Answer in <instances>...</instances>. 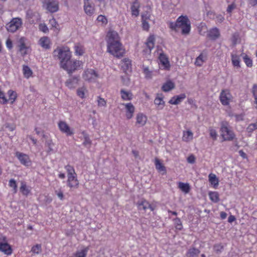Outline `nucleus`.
<instances>
[{
  "mask_svg": "<svg viewBox=\"0 0 257 257\" xmlns=\"http://www.w3.org/2000/svg\"><path fill=\"white\" fill-rule=\"evenodd\" d=\"M207 60V54L206 52H202L196 59L195 65L197 66L200 67Z\"/></svg>",
  "mask_w": 257,
  "mask_h": 257,
  "instance_id": "obj_21",
  "label": "nucleus"
},
{
  "mask_svg": "<svg viewBox=\"0 0 257 257\" xmlns=\"http://www.w3.org/2000/svg\"><path fill=\"white\" fill-rule=\"evenodd\" d=\"M20 190L23 195L28 196L31 191V188L26 185L24 182H21Z\"/></svg>",
  "mask_w": 257,
  "mask_h": 257,
  "instance_id": "obj_30",
  "label": "nucleus"
},
{
  "mask_svg": "<svg viewBox=\"0 0 257 257\" xmlns=\"http://www.w3.org/2000/svg\"><path fill=\"white\" fill-rule=\"evenodd\" d=\"M16 156L22 164L28 166L31 164V160L28 155L21 152H17L16 153Z\"/></svg>",
  "mask_w": 257,
  "mask_h": 257,
  "instance_id": "obj_11",
  "label": "nucleus"
},
{
  "mask_svg": "<svg viewBox=\"0 0 257 257\" xmlns=\"http://www.w3.org/2000/svg\"><path fill=\"white\" fill-rule=\"evenodd\" d=\"M125 109V116L127 119H130L134 116L135 107L132 103H123Z\"/></svg>",
  "mask_w": 257,
  "mask_h": 257,
  "instance_id": "obj_14",
  "label": "nucleus"
},
{
  "mask_svg": "<svg viewBox=\"0 0 257 257\" xmlns=\"http://www.w3.org/2000/svg\"><path fill=\"white\" fill-rule=\"evenodd\" d=\"M210 137L213 141H216L217 138V133L213 127H209L208 128Z\"/></svg>",
  "mask_w": 257,
  "mask_h": 257,
  "instance_id": "obj_43",
  "label": "nucleus"
},
{
  "mask_svg": "<svg viewBox=\"0 0 257 257\" xmlns=\"http://www.w3.org/2000/svg\"><path fill=\"white\" fill-rule=\"evenodd\" d=\"M200 251L194 247L190 248L186 252L187 257H198Z\"/></svg>",
  "mask_w": 257,
  "mask_h": 257,
  "instance_id": "obj_29",
  "label": "nucleus"
},
{
  "mask_svg": "<svg viewBox=\"0 0 257 257\" xmlns=\"http://www.w3.org/2000/svg\"><path fill=\"white\" fill-rule=\"evenodd\" d=\"M84 10L85 13L88 15L93 14L94 5L90 0H84Z\"/></svg>",
  "mask_w": 257,
  "mask_h": 257,
  "instance_id": "obj_18",
  "label": "nucleus"
},
{
  "mask_svg": "<svg viewBox=\"0 0 257 257\" xmlns=\"http://www.w3.org/2000/svg\"><path fill=\"white\" fill-rule=\"evenodd\" d=\"M210 199L213 202L217 203L219 201V194L217 192H210L209 193Z\"/></svg>",
  "mask_w": 257,
  "mask_h": 257,
  "instance_id": "obj_42",
  "label": "nucleus"
},
{
  "mask_svg": "<svg viewBox=\"0 0 257 257\" xmlns=\"http://www.w3.org/2000/svg\"><path fill=\"white\" fill-rule=\"evenodd\" d=\"M231 62L233 64V65L236 67V68H239L240 67V58L239 56L237 55L236 53H232L231 54Z\"/></svg>",
  "mask_w": 257,
  "mask_h": 257,
  "instance_id": "obj_33",
  "label": "nucleus"
},
{
  "mask_svg": "<svg viewBox=\"0 0 257 257\" xmlns=\"http://www.w3.org/2000/svg\"><path fill=\"white\" fill-rule=\"evenodd\" d=\"M26 39L24 37H21L18 41V47L19 51L22 55H25L28 53L29 47L26 44Z\"/></svg>",
  "mask_w": 257,
  "mask_h": 257,
  "instance_id": "obj_13",
  "label": "nucleus"
},
{
  "mask_svg": "<svg viewBox=\"0 0 257 257\" xmlns=\"http://www.w3.org/2000/svg\"><path fill=\"white\" fill-rule=\"evenodd\" d=\"M54 146L53 143L51 141H48L47 142V146L48 147L47 152L50 153L53 151V147Z\"/></svg>",
  "mask_w": 257,
  "mask_h": 257,
  "instance_id": "obj_60",
  "label": "nucleus"
},
{
  "mask_svg": "<svg viewBox=\"0 0 257 257\" xmlns=\"http://www.w3.org/2000/svg\"><path fill=\"white\" fill-rule=\"evenodd\" d=\"M23 72L25 77L27 78L32 76L33 72L29 67L24 65L23 67Z\"/></svg>",
  "mask_w": 257,
  "mask_h": 257,
  "instance_id": "obj_41",
  "label": "nucleus"
},
{
  "mask_svg": "<svg viewBox=\"0 0 257 257\" xmlns=\"http://www.w3.org/2000/svg\"><path fill=\"white\" fill-rule=\"evenodd\" d=\"M0 250L8 255H11L13 252L12 248L8 243L6 237H0Z\"/></svg>",
  "mask_w": 257,
  "mask_h": 257,
  "instance_id": "obj_8",
  "label": "nucleus"
},
{
  "mask_svg": "<svg viewBox=\"0 0 257 257\" xmlns=\"http://www.w3.org/2000/svg\"><path fill=\"white\" fill-rule=\"evenodd\" d=\"M8 94L9 96V99H8V101H10L11 104H13L17 99V93L12 90H9L8 91Z\"/></svg>",
  "mask_w": 257,
  "mask_h": 257,
  "instance_id": "obj_39",
  "label": "nucleus"
},
{
  "mask_svg": "<svg viewBox=\"0 0 257 257\" xmlns=\"http://www.w3.org/2000/svg\"><path fill=\"white\" fill-rule=\"evenodd\" d=\"M46 6L47 10L51 13L56 12L59 9V3L57 1L49 0Z\"/></svg>",
  "mask_w": 257,
  "mask_h": 257,
  "instance_id": "obj_19",
  "label": "nucleus"
},
{
  "mask_svg": "<svg viewBox=\"0 0 257 257\" xmlns=\"http://www.w3.org/2000/svg\"><path fill=\"white\" fill-rule=\"evenodd\" d=\"M236 8V5L234 2H233L231 4L229 5L227 8L226 11L231 16L232 12L235 10Z\"/></svg>",
  "mask_w": 257,
  "mask_h": 257,
  "instance_id": "obj_53",
  "label": "nucleus"
},
{
  "mask_svg": "<svg viewBox=\"0 0 257 257\" xmlns=\"http://www.w3.org/2000/svg\"><path fill=\"white\" fill-rule=\"evenodd\" d=\"M53 56L55 58L59 60V64L66 62L67 59L71 58L72 52L67 46L57 47L53 51Z\"/></svg>",
  "mask_w": 257,
  "mask_h": 257,
  "instance_id": "obj_4",
  "label": "nucleus"
},
{
  "mask_svg": "<svg viewBox=\"0 0 257 257\" xmlns=\"http://www.w3.org/2000/svg\"><path fill=\"white\" fill-rule=\"evenodd\" d=\"M177 101V104L181 103L185 98L186 95L184 93L175 96Z\"/></svg>",
  "mask_w": 257,
  "mask_h": 257,
  "instance_id": "obj_58",
  "label": "nucleus"
},
{
  "mask_svg": "<svg viewBox=\"0 0 257 257\" xmlns=\"http://www.w3.org/2000/svg\"><path fill=\"white\" fill-rule=\"evenodd\" d=\"M151 15L149 13H146L142 15V21H149L150 19Z\"/></svg>",
  "mask_w": 257,
  "mask_h": 257,
  "instance_id": "obj_61",
  "label": "nucleus"
},
{
  "mask_svg": "<svg viewBox=\"0 0 257 257\" xmlns=\"http://www.w3.org/2000/svg\"><path fill=\"white\" fill-rule=\"evenodd\" d=\"M174 87L175 84L172 81L169 80L163 85L162 89L164 91L168 92L173 89Z\"/></svg>",
  "mask_w": 257,
  "mask_h": 257,
  "instance_id": "obj_34",
  "label": "nucleus"
},
{
  "mask_svg": "<svg viewBox=\"0 0 257 257\" xmlns=\"http://www.w3.org/2000/svg\"><path fill=\"white\" fill-rule=\"evenodd\" d=\"M243 58L244 62L247 66L251 67L252 66V62L251 59H250L247 55H245Z\"/></svg>",
  "mask_w": 257,
  "mask_h": 257,
  "instance_id": "obj_55",
  "label": "nucleus"
},
{
  "mask_svg": "<svg viewBox=\"0 0 257 257\" xmlns=\"http://www.w3.org/2000/svg\"><path fill=\"white\" fill-rule=\"evenodd\" d=\"M209 181L212 185L214 188H216L219 183L218 179L216 176L214 174H210L208 176Z\"/></svg>",
  "mask_w": 257,
  "mask_h": 257,
  "instance_id": "obj_36",
  "label": "nucleus"
},
{
  "mask_svg": "<svg viewBox=\"0 0 257 257\" xmlns=\"http://www.w3.org/2000/svg\"><path fill=\"white\" fill-rule=\"evenodd\" d=\"M223 245L221 244H215L213 246V249L216 253H220L223 249Z\"/></svg>",
  "mask_w": 257,
  "mask_h": 257,
  "instance_id": "obj_59",
  "label": "nucleus"
},
{
  "mask_svg": "<svg viewBox=\"0 0 257 257\" xmlns=\"http://www.w3.org/2000/svg\"><path fill=\"white\" fill-rule=\"evenodd\" d=\"M120 94L121 99L124 101H130L133 98V94L130 91L122 89L120 91Z\"/></svg>",
  "mask_w": 257,
  "mask_h": 257,
  "instance_id": "obj_25",
  "label": "nucleus"
},
{
  "mask_svg": "<svg viewBox=\"0 0 257 257\" xmlns=\"http://www.w3.org/2000/svg\"><path fill=\"white\" fill-rule=\"evenodd\" d=\"M8 102V100L6 97L5 93L0 89V103L6 104Z\"/></svg>",
  "mask_w": 257,
  "mask_h": 257,
  "instance_id": "obj_52",
  "label": "nucleus"
},
{
  "mask_svg": "<svg viewBox=\"0 0 257 257\" xmlns=\"http://www.w3.org/2000/svg\"><path fill=\"white\" fill-rule=\"evenodd\" d=\"M22 25L23 22L21 18H15L6 24V28L9 32L15 33L22 28Z\"/></svg>",
  "mask_w": 257,
  "mask_h": 257,
  "instance_id": "obj_6",
  "label": "nucleus"
},
{
  "mask_svg": "<svg viewBox=\"0 0 257 257\" xmlns=\"http://www.w3.org/2000/svg\"><path fill=\"white\" fill-rule=\"evenodd\" d=\"M139 8L140 4L139 2L136 0L133 3L131 6V11L132 16L137 17L139 15Z\"/></svg>",
  "mask_w": 257,
  "mask_h": 257,
  "instance_id": "obj_28",
  "label": "nucleus"
},
{
  "mask_svg": "<svg viewBox=\"0 0 257 257\" xmlns=\"http://www.w3.org/2000/svg\"><path fill=\"white\" fill-rule=\"evenodd\" d=\"M122 67L125 71L129 70L131 68V61L128 59L124 58L123 60Z\"/></svg>",
  "mask_w": 257,
  "mask_h": 257,
  "instance_id": "obj_44",
  "label": "nucleus"
},
{
  "mask_svg": "<svg viewBox=\"0 0 257 257\" xmlns=\"http://www.w3.org/2000/svg\"><path fill=\"white\" fill-rule=\"evenodd\" d=\"M155 165L156 169L159 172H162L163 174H166V169L163 164L161 162V160L158 158H155Z\"/></svg>",
  "mask_w": 257,
  "mask_h": 257,
  "instance_id": "obj_27",
  "label": "nucleus"
},
{
  "mask_svg": "<svg viewBox=\"0 0 257 257\" xmlns=\"http://www.w3.org/2000/svg\"><path fill=\"white\" fill-rule=\"evenodd\" d=\"M178 188L184 193H188L190 190V186L188 183L179 182Z\"/></svg>",
  "mask_w": 257,
  "mask_h": 257,
  "instance_id": "obj_35",
  "label": "nucleus"
},
{
  "mask_svg": "<svg viewBox=\"0 0 257 257\" xmlns=\"http://www.w3.org/2000/svg\"><path fill=\"white\" fill-rule=\"evenodd\" d=\"M42 251V246L40 244H37L32 247L31 251L34 253L39 254Z\"/></svg>",
  "mask_w": 257,
  "mask_h": 257,
  "instance_id": "obj_47",
  "label": "nucleus"
},
{
  "mask_svg": "<svg viewBox=\"0 0 257 257\" xmlns=\"http://www.w3.org/2000/svg\"><path fill=\"white\" fill-rule=\"evenodd\" d=\"M60 68L66 71L68 73H72L76 70L82 68L83 62L79 60L69 58L66 62L59 64Z\"/></svg>",
  "mask_w": 257,
  "mask_h": 257,
  "instance_id": "obj_3",
  "label": "nucleus"
},
{
  "mask_svg": "<svg viewBox=\"0 0 257 257\" xmlns=\"http://www.w3.org/2000/svg\"><path fill=\"white\" fill-rule=\"evenodd\" d=\"M65 169L67 173V177L76 175L75 170L72 166L67 165L65 166Z\"/></svg>",
  "mask_w": 257,
  "mask_h": 257,
  "instance_id": "obj_45",
  "label": "nucleus"
},
{
  "mask_svg": "<svg viewBox=\"0 0 257 257\" xmlns=\"http://www.w3.org/2000/svg\"><path fill=\"white\" fill-rule=\"evenodd\" d=\"M193 133L190 130H187L183 132L182 141L188 143L190 142L193 139Z\"/></svg>",
  "mask_w": 257,
  "mask_h": 257,
  "instance_id": "obj_23",
  "label": "nucleus"
},
{
  "mask_svg": "<svg viewBox=\"0 0 257 257\" xmlns=\"http://www.w3.org/2000/svg\"><path fill=\"white\" fill-rule=\"evenodd\" d=\"M208 36L212 39H216L219 36V32L218 29L213 28L211 29L208 34Z\"/></svg>",
  "mask_w": 257,
  "mask_h": 257,
  "instance_id": "obj_38",
  "label": "nucleus"
},
{
  "mask_svg": "<svg viewBox=\"0 0 257 257\" xmlns=\"http://www.w3.org/2000/svg\"><path fill=\"white\" fill-rule=\"evenodd\" d=\"M239 35L238 33L233 34L231 38V42L233 45H235L238 43L239 42Z\"/></svg>",
  "mask_w": 257,
  "mask_h": 257,
  "instance_id": "obj_48",
  "label": "nucleus"
},
{
  "mask_svg": "<svg viewBox=\"0 0 257 257\" xmlns=\"http://www.w3.org/2000/svg\"><path fill=\"white\" fill-rule=\"evenodd\" d=\"M175 228L179 230H181L183 228V225L180 219L179 218H176L174 220Z\"/></svg>",
  "mask_w": 257,
  "mask_h": 257,
  "instance_id": "obj_49",
  "label": "nucleus"
},
{
  "mask_svg": "<svg viewBox=\"0 0 257 257\" xmlns=\"http://www.w3.org/2000/svg\"><path fill=\"white\" fill-rule=\"evenodd\" d=\"M97 77V74L93 69H87L83 74V79L88 81H94Z\"/></svg>",
  "mask_w": 257,
  "mask_h": 257,
  "instance_id": "obj_15",
  "label": "nucleus"
},
{
  "mask_svg": "<svg viewBox=\"0 0 257 257\" xmlns=\"http://www.w3.org/2000/svg\"><path fill=\"white\" fill-rule=\"evenodd\" d=\"M38 44L45 49H49L51 48V40L48 37H41L38 41Z\"/></svg>",
  "mask_w": 257,
  "mask_h": 257,
  "instance_id": "obj_20",
  "label": "nucleus"
},
{
  "mask_svg": "<svg viewBox=\"0 0 257 257\" xmlns=\"http://www.w3.org/2000/svg\"><path fill=\"white\" fill-rule=\"evenodd\" d=\"M88 250V247L83 248L78 250L71 256L70 257H86Z\"/></svg>",
  "mask_w": 257,
  "mask_h": 257,
  "instance_id": "obj_31",
  "label": "nucleus"
},
{
  "mask_svg": "<svg viewBox=\"0 0 257 257\" xmlns=\"http://www.w3.org/2000/svg\"><path fill=\"white\" fill-rule=\"evenodd\" d=\"M143 72L145 75V76L148 79H151L153 76V72L150 71L148 67H145L143 69Z\"/></svg>",
  "mask_w": 257,
  "mask_h": 257,
  "instance_id": "obj_50",
  "label": "nucleus"
},
{
  "mask_svg": "<svg viewBox=\"0 0 257 257\" xmlns=\"http://www.w3.org/2000/svg\"><path fill=\"white\" fill-rule=\"evenodd\" d=\"M67 185L70 189H77L79 187V182L77 175L67 177Z\"/></svg>",
  "mask_w": 257,
  "mask_h": 257,
  "instance_id": "obj_12",
  "label": "nucleus"
},
{
  "mask_svg": "<svg viewBox=\"0 0 257 257\" xmlns=\"http://www.w3.org/2000/svg\"><path fill=\"white\" fill-rule=\"evenodd\" d=\"M79 82V79L77 77H74L68 79L65 82L66 86L69 89L75 88Z\"/></svg>",
  "mask_w": 257,
  "mask_h": 257,
  "instance_id": "obj_24",
  "label": "nucleus"
},
{
  "mask_svg": "<svg viewBox=\"0 0 257 257\" xmlns=\"http://www.w3.org/2000/svg\"><path fill=\"white\" fill-rule=\"evenodd\" d=\"M107 52L117 58L122 57L125 53L117 33L109 31L106 35Z\"/></svg>",
  "mask_w": 257,
  "mask_h": 257,
  "instance_id": "obj_1",
  "label": "nucleus"
},
{
  "mask_svg": "<svg viewBox=\"0 0 257 257\" xmlns=\"http://www.w3.org/2000/svg\"><path fill=\"white\" fill-rule=\"evenodd\" d=\"M97 103L99 106H105L106 105V102L104 99L100 96L97 97Z\"/></svg>",
  "mask_w": 257,
  "mask_h": 257,
  "instance_id": "obj_57",
  "label": "nucleus"
},
{
  "mask_svg": "<svg viewBox=\"0 0 257 257\" xmlns=\"http://www.w3.org/2000/svg\"><path fill=\"white\" fill-rule=\"evenodd\" d=\"M252 92L254 97V99H257V85H254L252 87Z\"/></svg>",
  "mask_w": 257,
  "mask_h": 257,
  "instance_id": "obj_64",
  "label": "nucleus"
},
{
  "mask_svg": "<svg viewBox=\"0 0 257 257\" xmlns=\"http://www.w3.org/2000/svg\"><path fill=\"white\" fill-rule=\"evenodd\" d=\"M155 38L154 35L150 36L147 39L146 45L147 48L143 51L145 55H148L151 54V50L154 48Z\"/></svg>",
  "mask_w": 257,
  "mask_h": 257,
  "instance_id": "obj_10",
  "label": "nucleus"
},
{
  "mask_svg": "<svg viewBox=\"0 0 257 257\" xmlns=\"http://www.w3.org/2000/svg\"><path fill=\"white\" fill-rule=\"evenodd\" d=\"M58 125L60 131L68 136H72L74 134V129L71 128L65 121H59Z\"/></svg>",
  "mask_w": 257,
  "mask_h": 257,
  "instance_id": "obj_9",
  "label": "nucleus"
},
{
  "mask_svg": "<svg viewBox=\"0 0 257 257\" xmlns=\"http://www.w3.org/2000/svg\"><path fill=\"white\" fill-rule=\"evenodd\" d=\"M233 97L228 89H225L221 90L219 100L221 104L223 105H228L230 102L232 101Z\"/></svg>",
  "mask_w": 257,
  "mask_h": 257,
  "instance_id": "obj_7",
  "label": "nucleus"
},
{
  "mask_svg": "<svg viewBox=\"0 0 257 257\" xmlns=\"http://www.w3.org/2000/svg\"><path fill=\"white\" fill-rule=\"evenodd\" d=\"M55 194L57 195L58 197L60 200H63V199H64V195H63V192L62 191V190L61 189H59V190H56L55 191Z\"/></svg>",
  "mask_w": 257,
  "mask_h": 257,
  "instance_id": "obj_62",
  "label": "nucleus"
},
{
  "mask_svg": "<svg viewBox=\"0 0 257 257\" xmlns=\"http://www.w3.org/2000/svg\"><path fill=\"white\" fill-rule=\"evenodd\" d=\"M74 53L76 55L82 56L85 51L84 47L80 43H76L74 47Z\"/></svg>",
  "mask_w": 257,
  "mask_h": 257,
  "instance_id": "obj_26",
  "label": "nucleus"
},
{
  "mask_svg": "<svg viewBox=\"0 0 257 257\" xmlns=\"http://www.w3.org/2000/svg\"><path fill=\"white\" fill-rule=\"evenodd\" d=\"M163 98L162 94H158L154 100V104L156 106L157 109L158 110H162L165 105V102Z\"/></svg>",
  "mask_w": 257,
  "mask_h": 257,
  "instance_id": "obj_17",
  "label": "nucleus"
},
{
  "mask_svg": "<svg viewBox=\"0 0 257 257\" xmlns=\"http://www.w3.org/2000/svg\"><path fill=\"white\" fill-rule=\"evenodd\" d=\"M87 92L88 90L85 86L79 87L77 89V95L82 99L85 98Z\"/></svg>",
  "mask_w": 257,
  "mask_h": 257,
  "instance_id": "obj_37",
  "label": "nucleus"
},
{
  "mask_svg": "<svg viewBox=\"0 0 257 257\" xmlns=\"http://www.w3.org/2000/svg\"><path fill=\"white\" fill-rule=\"evenodd\" d=\"M39 29L40 31L43 32L44 33H47L49 32V29L45 23H41L39 25Z\"/></svg>",
  "mask_w": 257,
  "mask_h": 257,
  "instance_id": "obj_51",
  "label": "nucleus"
},
{
  "mask_svg": "<svg viewBox=\"0 0 257 257\" xmlns=\"http://www.w3.org/2000/svg\"><path fill=\"white\" fill-rule=\"evenodd\" d=\"M220 131V135L223 141H230L235 138L234 133L230 128L227 122H222Z\"/></svg>",
  "mask_w": 257,
  "mask_h": 257,
  "instance_id": "obj_5",
  "label": "nucleus"
},
{
  "mask_svg": "<svg viewBox=\"0 0 257 257\" xmlns=\"http://www.w3.org/2000/svg\"><path fill=\"white\" fill-rule=\"evenodd\" d=\"M158 54H159L160 62L164 68L167 70L169 69L170 65L168 57L163 52L159 53L158 51Z\"/></svg>",
  "mask_w": 257,
  "mask_h": 257,
  "instance_id": "obj_16",
  "label": "nucleus"
},
{
  "mask_svg": "<svg viewBox=\"0 0 257 257\" xmlns=\"http://www.w3.org/2000/svg\"><path fill=\"white\" fill-rule=\"evenodd\" d=\"M9 186L13 188L14 192L16 193L17 191V185L16 184V182L14 179H11L9 181Z\"/></svg>",
  "mask_w": 257,
  "mask_h": 257,
  "instance_id": "obj_56",
  "label": "nucleus"
},
{
  "mask_svg": "<svg viewBox=\"0 0 257 257\" xmlns=\"http://www.w3.org/2000/svg\"><path fill=\"white\" fill-rule=\"evenodd\" d=\"M147 117L142 112L138 113L136 115V124L140 126H143L145 125L147 121Z\"/></svg>",
  "mask_w": 257,
  "mask_h": 257,
  "instance_id": "obj_22",
  "label": "nucleus"
},
{
  "mask_svg": "<svg viewBox=\"0 0 257 257\" xmlns=\"http://www.w3.org/2000/svg\"><path fill=\"white\" fill-rule=\"evenodd\" d=\"M49 24L51 26V29L53 30L56 33L59 32V25L54 18H53L49 20Z\"/></svg>",
  "mask_w": 257,
  "mask_h": 257,
  "instance_id": "obj_32",
  "label": "nucleus"
},
{
  "mask_svg": "<svg viewBox=\"0 0 257 257\" xmlns=\"http://www.w3.org/2000/svg\"><path fill=\"white\" fill-rule=\"evenodd\" d=\"M84 142L83 145L87 148H90L91 145V141L87 134L83 133Z\"/></svg>",
  "mask_w": 257,
  "mask_h": 257,
  "instance_id": "obj_46",
  "label": "nucleus"
},
{
  "mask_svg": "<svg viewBox=\"0 0 257 257\" xmlns=\"http://www.w3.org/2000/svg\"><path fill=\"white\" fill-rule=\"evenodd\" d=\"M168 25L170 29L175 31L180 29L183 35L189 34L191 29L190 21L186 16L179 17L176 22H169Z\"/></svg>",
  "mask_w": 257,
  "mask_h": 257,
  "instance_id": "obj_2",
  "label": "nucleus"
},
{
  "mask_svg": "<svg viewBox=\"0 0 257 257\" xmlns=\"http://www.w3.org/2000/svg\"><path fill=\"white\" fill-rule=\"evenodd\" d=\"M138 207L140 209L146 210L149 207V203L146 200H141L138 202Z\"/></svg>",
  "mask_w": 257,
  "mask_h": 257,
  "instance_id": "obj_40",
  "label": "nucleus"
},
{
  "mask_svg": "<svg viewBox=\"0 0 257 257\" xmlns=\"http://www.w3.org/2000/svg\"><path fill=\"white\" fill-rule=\"evenodd\" d=\"M143 29L144 30L148 31L150 28L149 21H142Z\"/></svg>",
  "mask_w": 257,
  "mask_h": 257,
  "instance_id": "obj_63",
  "label": "nucleus"
},
{
  "mask_svg": "<svg viewBox=\"0 0 257 257\" xmlns=\"http://www.w3.org/2000/svg\"><path fill=\"white\" fill-rule=\"evenodd\" d=\"M97 21L99 23H101L102 25H105L107 23V19L105 16L99 15L97 18Z\"/></svg>",
  "mask_w": 257,
  "mask_h": 257,
  "instance_id": "obj_54",
  "label": "nucleus"
}]
</instances>
